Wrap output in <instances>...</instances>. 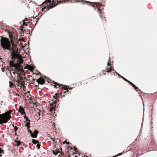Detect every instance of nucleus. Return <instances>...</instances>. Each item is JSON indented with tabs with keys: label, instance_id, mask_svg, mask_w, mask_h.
<instances>
[{
	"label": "nucleus",
	"instance_id": "obj_1",
	"mask_svg": "<svg viewBox=\"0 0 157 157\" xmlns=\"http://www.w3.org/2000/svg\"><path fill=\"white\" fill-rule=\"evenodd\" d=\"M0 42L1 46L4 50H7L11 52V59L14 60L17 59V63H22L21 56L18 53V49L15 44L10 41L7 38L2 36H1Z\"/></svg>",
	"mask_w": 157,
	"mask_h": 157
},
{
	"label": "nucleus",
	"instance_id": "obj_2",
	"mask_svg": "<svg viewBox=\"0 0 157 157\" xmlns=\"http://www.w3.org/2000/svg\"><path fill=\"white\" fill-rule=\"evenodd\" d=\"M6 112L5 113L0 115V124L2 123H5L7 122L11 117L10 113Z\"/></svg>",
	"mask_w": 157,
	"mask_h": 157
},
{
	"label": "nucleus",
	"instance_id": "obj_3",
	"mask_svg": "<svg viewBox=\"0 0 157 157\" xmlns=\"http://www.w3.org/2000/svg\"><path fill=\"white\" fill-rule=\"evenodd\" d=\"M46 2H47L48 3H51V2H52V4H49V5L48 4H47L46 6H45L44 8H42V11H43L44 10L46 9V11H48L50 9H51L56 6V5H55V4H53V3L54 2H59V1H58V0H46L42 3V4H44Z\"/></svg>",
	"mask_w": 157,
	"mask_h": 157
},
{
	"label": "nucleus",
	"instance_id": "obj_4",
	"mask_svg": "<svg viewBox=\"0 0 157 157\" xmlns=\"http://www.w3.org/2000/svg\"><path fill=\"white\" fill-rule=\"evenodd\" d=\"M53 84H55V85H54V86L55 88H57L58 87H56V85H57L59 87H60V86H62V89H63L64 90H66V91L65 92H64V94H65L66 93H67L68 91V87L67 86H65L63 85H61L60 84H58L54 81H53Z\"/></svg>",
	"mask_w": 157,
	"mask_h": 157
},
{
	"label": "nucleus",
	"instance_id": "obj_5",
	"mask_svg": "<svg viewBox=\"0 0 157 157\" xmlns=\"http://www.w3.org/2000/svg\"><path fill=\"white\" fill-rule=\"evenodd\" d=\"M38 84L42 85L45 84V81L44 79L41 77H40L36 80Z\"/></svg>",
	"mask_w": 157,
	"mask_h": 157
},
{
	"label": "nucleus",
	"instance_id": "obj_6",
	"mask_svg": "<svg viewBox=\"0 0 157 157\" xmlns=\"http://www.w3.org/2000/svg\"><path fill=\"white\" fill-rule=\"evenodd\" d=\"M38 132V130L35 129L33 131V132H32V134L30 136L33 138H36L37 137V134Z\"/></svg>",
	"mask_w": 157,
	"mask_h": 157
},
{
	"label": "nucleus",
	"instance_id": "obj_7",
	"mask_svg": "<svg viewBox=\"0 0 157 157\" xmlns=\"http://www.w3.org/2000/svg\"><path fill=\"white\" fill-rule=\"evenodd\" d=\"M17 79L18 81V83L19 84L20 82H21L22 83H24V82L23 81V77L22 76L19 74H18L17 76Z\"/></svg>",
	"mask_w": 157,
	"mask_h": 157
},
{
	"label": "nucleus",
	"instance_id": "obj_8",
	"mask_svg": "<svg viewBox=\"0 0 157 157\" xmlns=\"http://www.w3.org/2000/svg\"><path fill=\"white\" fill-rule=\"evenodd\" d=\"M112 70L113 71H115V72L118 75V76H120L121 78H123V76H122L120 74H119L117 72H116L113 69V68H111L110 67L109 68H107V71H106L108 72H110L111 71V70Z\"/></svg>",
	"mask_w": 157,
	"mask_h": 157
},
{
	"label": "nucleus",
	"instance_id": "obj_9",
	"mask_svg": "<svg viewBox=\"0 0 157 157\" xmlns=\"http://www.w3.org/2000/svg\"><path fill=\"white\" fill-rule=\"evenodd\" d=\"M128 82L135 89L137 90L138 89V87L136 86V85L133 84L132 82H131L130 81H128Z\"/></svg>",
	"mask_w": 157,
	"mask_h": 157
},
{
	"label": "nucleus",
	"instance_id": "obj_10",
	"mask_svg": "<svg viewBox=\"0 0 157 157\" xmlns=\"http://www.w3.org/2000/svg\"><path fill=\"white\" fill-rule=\"evenodd\" d=\"M32 142L34 144H38V143H40V142H39L38 140H36L34 139H32Z\"/></svg>",
	"mask_w": 157,
	"mask_h": 157
},
{
	"label": "nucleus",
	"instance_id": "obj_11",
	"mask_svg": "<svg viewBox=\"0 0 157 157\" xmlns=\"http://www.w3.org/2000/svg\"><path fill=\"white\" fill-rule=\"evenodd\" d=\"M24 110L25 109L23 108V107L21 106H20L18 112H20L21 111H24Z\"/></svg>",
	"mask_w": 157,
	"mask_h": 157
},
{
	"label": "nucleus",
	"instance_id": "obj_12",
	"mask_svg": "<svg viewBox=\"0 0 157 157\" xmlns=\"http://www.w3.org/2000/svg\"><path fill=\"white\" fill-rule=\"evenodd\" d=\"M8 33L9 35V37L10 38V39H11L13 37V35L11 34V33L10 31H8Z\"/></svg>",
	"mask_w": 157,
	"mask_h": 157
},
{
	"label": "nucleus",
	"instance_id": "obj_13",
	"mask_svg": "<svg viewBox=\"0 0 157 157\" xmlns=\"http://www.w3.org/2000/svg\"><path fill=\"white\" fill-rule=\"evenodd\" d=\"M9 86L10 88L12 87L13 86V83L10 81H9Z\"/></svg>",
	"mask_w": 157,
	"mask_h": 157
},
{
	"label": "nucleus",
	"instance_id": "obj_14",
	"mask_svg": "<svg viewBox=\"0 0 157 157\" xmlns=\"http://www.w3.org/2000/svg\"><path fill=\"white\" fill-rule=\"evenodd\" d=\"M52 152H53V154L55 155H57V154L58 153H59V151H57L56 152L54 150H53L52 151Z\"/></svg>",
	"mask_w": 157,
	"mask_h": 157
},
{
	"label": "nucleus",
	"instance_id": "obj_15",
	"mask_svg": "<svg viewBox=\"0 0 157 157\" xmlns=\"http://www.w3.org/2000/svg\"><path fill=\"white\" fill-rule=\"evenodd\" d=\"M12 126L13 127H14V130L15 131V132H16L18 129L17 127V126H14V125H13Z\"/></svg>",
	"mask_w": 157,
	"mask_h": 157
},
{
	"label": "nucleus",
	"instance_id": "obj_16",
	"mask_svg": "<svg viewBox=\"0 0 157 157\" xmlns=\"http://www.w3.org/2000/svg\"><path fill=\"white\" fill-rule=\"evenodd\" d=\"M40 143H38L36 145V147L38 148V149H39L40 148Z\"/></svg>",
	"mask_w": 157,
	"mask_h": 157
},
{
	"label": "nucleus",
	"instance_id": "obj_17",
	"mask_svg": "<svg viewBox=\"0 0 157 157\" xmlns=\"http://www.w3.org/2000/svg\"><path fill=\"white\" fill-rule=\"evenodd\" d=\"M19 113H20L21 115H23V114H26L25 112V111H21Z\"/></svg>",
	"mask_w": 157,
	"mask_h": 157
},
{
	"label": "nucleus",
	"instance_id": "obj_18",
	"mask_svg": "<svg viewBox=\"0 0 157 157\" xmlns=\"http://www.w3.org/2000/svg\"><path fill=\"white\" fill-rule=\"evenodd\" d=\"M4 153L3 150L0 147V154H1Z\"/></svg>",
	"mask_w": 157,
	"mask_h": 157
},
{
	"label": "nucleus",
	"instance_id": "obj_19",
	"mask_svg": "<svg viewBox=\"0 0 157 157\" xmlns=\"http://www.w3.org/2000/svg\"><path fill=\"white\" fill-rule=\"evenodd\" d=\"M44 77L46 79H47V78H48V82H49V81H51V79H50V78H48L46 76H44Z\"/></svg>",
	"mask_w": 157,
	"mask_h": 157
},
{
	"label": "nucleus",
	"instance_id": "obj_20",
	"mask_svg": "<svg viewBox=\"0 0 157 157\" xmlns=\"http://www.w3.org/2000/svg\"><path fill=\"white\" fill-rule=\"evenodd\" d=\"M28 129V132L29 133L30 135L32 134V131L30 130L29 128L27 129Z\"/></svg>",
	"mask_w": 157,
	"mask_h": 157
},
{
	"label": "nucleus",
	"instance_id": "obj_21",
	"mask_svg": "<svg viewBox=\"0 0 157 157\" xmlns=\"http://www.w3.org/2000/svg\"><path fill=\"white\" fill-rule=\"evenodd\" d=\"M25 127H27V129H29V128L30 127V126H29L27 124H26L25 125Z\"/></svg>",
	"mask_w": 157,
	"mask_h": 157
},
{
	"label": "nucleus",
	"instance_id": "obj_22",
	"mask_svg": "<svg viewBox=\"0 0 157 157\" xmlns=\"http://www.w3.org/2000/svg\"><path fill=\"white\" fill-rule=\"evenodd\" d=\"M38 115H39V116H37V119H40V117H39L40 116V113H38Z\"/></svg>",
	"mask_w": 157,
	"mask_h": 157
},
{
	"label": "nucleus",
	"instance_id": "obj_23",
	"mask_svg": "<svg viewBox=\"0 0 157 157\" xmlns=\"http://www.w3.org/2000/svg\"><path fill=\"white\" fill-rule=\"evenodd\" d=\"M19 40L20 41H24V39L23 38H22V39L20 38L19 39Z\"/></svg>",
	"mask_w": 157,
	"mask_h": 157
},
{
	"label": "nucleus",
	"instance_id": "obj_24",
	"mask_svg": "<svg viewBox=\"0 0 157 157\" xmlns=\"http://www.w3.org/2000/svg\"><path fill=\"white\" fill-rule=\"evenodd\" d=\"M26 121L27 122H28V121H30V120L28 119V118H27Z\"/></svg>",
	"mask_w": 157,
	"mask_h": 157
},
{
	"label": "nucleus",
	"instance_id": "obj_25",
	"mask_svg": "<svg viewBox=\"0 0 157 157\" xmlns=\"http://www.w3.org/2000/svg\"><path fill=\"white\" fill-rule=\"evenodd\" d=\"M74 147V151H75L76 152H77V151L76 150L77 148L76 147Z\"/></svg>",
	"mask_w": 157,
	"mask_h": 157
},
{
	"label": "nucleus",
	"instance_id": "obj_26",
	"mask_svg": "<svg viewBox=\"0 0 157 157\" xmlns=\"http://www.w3.org/2000/svg\"><path fill=\"white\" fill-rule=\"evenodd\" d=\"M85 2H88V3H90V4H93L92 3V2H87L86 1H85ZM92 5H90V6H91Z\"/></svg>",
	"mask_w": 157,
	"mask_h": 157
},
{
	"label": "nucleus",
	"instance_id": "obj_27",
	"mask_svg": "<svg viewBox=\"0 0 157 157\" xmlns=\"http://www.w3.org/2000/svg\"><path fill=\"white\" fill-rule=\"evenodd\" d=\"M95 4L96 5V6H97L98 5H100V3H99L98 4L97 3H95Z\"/></svg>",
	"mask_w": 157,
	"mask_h": 157
},
{
	"label": "nucleus",
	"instance_id": "obj_28",
	"mask_svg": "<svg viewBox=\"0 0 157 157\" xmlns=\"http://www.w3.org/2000/svg\"><path fill=\"white\" fill-rule=\"evenodd\" d=\"M26 124H27L28 125H30V121H28L27 122Z\"/></svg>",
	"mask_w": 157,
	"mask_h": 157
},
{
	"label": "nucleus",
	"instance_id": "obj_29",
	"mask_svg": "<svg viewBox=\"0 0 157 157\" xmlns=\"http://www.w3.org/2000/svg\"><path fill=\"white\" fill-rule=\"evenodd\" d=\"M24 117L25 119H26V118H27L25 115L24 116Z\"/></svg>",
	"mask_w": 157,
	"mask_h": 157
},
{
	"label": "nucleus",
	"instance_id": "obj_30",
	"mask_svg": "<svg viewBox=\"0 0 157 157\" xmlns=\"http://www.w3.org/2000/svg\"><path fill=\"white\" fill-rule=\"evenodd\" d=\"M13 80L15 81L16 82H18V81L17 80H15V79H13Z\"/></svg>",
	"mask_w": 157,
	"mask_h": 157
},
{
	"label": "nucleus",
	"instance_id": "obj_31",
	"mask_svg": "<svg viewBox=\"0 0 157 157\" xmlns=\"http://www.w3.org/2000/svg\"><path fill=\"white\" fill-rule=\"evenodd\" d=\"M124 80H125V81H126L128 82V81H129L128 80H127V79H126V78H124Z\"/></svg>",
	"mask_w": 157,
	"mask_h": 157
},
{
	"label": "nucleus",
	"instance_id": "obj_32",
	"mask_svg": "<svg viewBox=\"0 0 157 157\" xmlns=\"http://www.w3.org/2000/svg\"><path fill=\"white\" fill-rule=\"evenodd\" d=\"M10 74L11 75V77H12V78H13V76L11 75V71H10Z\"/></svg>",
	"mask_w": 157,
	"mask_h": 157
},
{
	"label": "nucleus",
	"instance_id": "obj_33",
	"mask_svg": "<svg viewBox=\"0 0 157 157\" xmlns=\"http://www.w3.org/2000/svg\"><path fill=\"white\" fill-rule=\"evenodd\" d=\"M110 64V63L109 62H108L107 63V65L109 66Z\"/></svg>",
	"mask_w": 157,
	"mask_h": 157
},
{
	"label": "nucleus",
	"instance_id": "obj_34",
	"mask_svg": "<svg viewBox=\"0 0 157 157\" xmlns=\"http://www.w3.org/2000/svg\"><path fill=\"white\" fill-rule=\"evenodd\" d=\"M56 101H53V103H54V104H56Z\"/></svg>",
	"mask_w": 157,
	"mask_h": 157
},
{
	"label": "nucleus",
	"instance_id": "obj_35",
	"mask_svg": "<svg viewBox=\"0 0 157 157\" xmlns=\"http://www.w3.org/2000/svg\"><path fill=\"white\" fill-rule=\"evenodd\" d=\"M20 145V144L17 143V146H19Z\"/></svg>",
	"mask_w": 157,
	"mask_h": 157
},
{
	"label": "nucleus",
	"instance_id": "obj_36",
	"mask_svg": "<svg viewBox=\"0 0 157 157\" xmlns=\"http://www.w3.org/2000/svg\"><path fill=\"white\" fill-rule=\"evenodd\" d=\"M105 18H104L103 19H102V21H105Z\"/></svg>",
	"mask_w": 157,
	"mask_h": 157
},
{
	"label": "nucleus",
	"instance_id": "obj_37",
	"mask_svg": "<svg viewBox=\"0 0 157 157\" xmlns=\"http://www.w3.org/2000/svg\"><path fill=\"white\" fill-rule=\"evenodd\" d=\"M36 80V79L35 78H33L32 79L33 81H35Z\"/></svg>",
	"mask_w": 157,
	"mask_h": 157
},
{
	"label": "nucleus",
	"instance_id": "obj_38",
	"mask_svg": "<svg viewBox=\"0 0 157 157\" xmlns=\"http://www.w3.org/2000/svg\"><path fill=\"white\" fill-rule=\"evenodd\" d=\"M99 14H100V17H101V13H99Z\"/></svg>",
	"mask_w": 157,
	"mask_h": 157
},
{
	"label": "nucleus",
	"instance_id": "obj_39",
	"mask_svg": "<svg viewBox=\"0 0 157 157\" xmlns=\"http://www.w3.org/2000/svg\"><path fill=\"white\" fill-rule=\"evenodd\" d=\"M98 11H100V9H99V8H98Z\"/></svg>",
	"mask_w": 157,
	"mask_h": 157
},
{
	"label": "nucleus",
	"instance_id": "obj_40",
	"mask_svg": "<svg viewBox=\"0 0 157 157\" xmlns=\"http://www.w3.org/2000/svg\"><path fill=\"white\" fill-rule=\"evenodd\" d=\"M121 155V154H118V155H117V156H118V155Z\"/></svg>",
	"mask_w": 157,
	"mask_h": 157
},
{
	"label": "nucleus",
	"instance_id": "obj_41",
	"mask_svg": "<svg viewBox=\"0 0 157 157\" xmlns=\"http://www.w3.org/2000/svg\"><path fill=\"white\" fill-rule=\"evenodd\" d=\"M123 79H124V78H124V77H123V78H122Z\"/></svg>",
	"mask_w": 157,
	"mask_h": 157
},
{
	"label": "nucleus",
	"instance_id": "obj_42",
	"mask_svg": "<svg viewBox=\"0 0 157 157\" xmlns=\"http://www.w3.org/2000/svg\"><path fill=\"white\" fill-rule=\"evenodd\" d=\"M102 71H103V72H105V70H103Z\"/></svg>",
	"mask_w": 157,
	"mask_h": 157
},
{
	"label": "nucleus",
	"instance_id": "obj_43",
	"mask_svg": "<svg viewBox=\"0 0 157 157\" xmlns=\"http://www.w3.org/2000/svg\"><path fill=\"white\" fill-rule=\"evenodd\" d=\"M16 95L19 96V95L18 94H16Z\"/></svg>",
	"mask_w": 157,
	"mask_h": 157
},
{
	"label": "nucleus",
	"instance_id": "obj_44",
	"mask_svg": "<svg viewBox=\"0 0 157 157\" xmlns=\"http://www.w3.org/2000/svg\"><path fill=\"white\" fill-rule=\"evenodd\" d=\"M13 74H14L15 73V72H13Z\"/></svg>",
	"mask_w": 157,
	"mask_h": 157
},
{
	"label": "nucleus",
	"instance_id": "obj_45",
	"mask_svg": "<svg viewBox=\"0 0 157 157\" xmlns=\"http://www.w3.org/2000/svg\"><path fill=\"white\" fill-rule=\"evenodd\" d=\"M92 6H93V7H94V5H92Z\"/></svg>",
	"mask_w": 157,
	"mask_h": 157
},
{
	"label": "nucleus",
	"instance_id": "obj_46",
	"mask_svg": "<svg viewBox=\"0 0 157 157\" xmlns=\"http://www.w3.org/2000/svg\"><path fill=\"white\" fill-rule=\"evenodd\" d=\"M109 61H110V58H109Z\"/></svg>",
	"mask_w": 157,
	"mask_h": 157
},
{
	"label": "nucleus",
	"instance_id": "obj_47",
	"mask_svg": "<svg viewBox=\"0 0 157 157\" xmlns=\"http://www.w3.org/2000/svg\"><path fill=\"white\" fill-rule=\"evenodd\" d=\"M36 87H37V86L36 85Z\"/></svg>",
	"mask_w": 157,
	"mask_h": 157
},
{
	"label": "nucleus",
	"instance_id": "obj_48",
	"mask_svg": "<svg viewBox=\"0 0 157 157\" xmlns=\"http://www.w3.org/2000/svg\"><path fill=\"white\" fill-rule=\"evenodd\" d=\"M2 156V155H0V157H1Z\"/></svg>",
	"mask_w": 157,
	"mask_h": 157
},
{
	"label": "nucleus",
	"instance_id": "obj_49",
	"mask_svg": "<svg viewBox=\"0 0 157 157\" xmlns=\"http://www.w3.org/2000/svg\"><path fill=\"white\" fill-rule=\"evenodd\" d=\"M143 125V123L142 122V125Z\"/></svg>",
	"mask_w": 157,
	"mask_h": 157
},
{
	"label": "nucleus",
	"instance_id": "obj_50",
	"mask_svg": "<svg viewBox=\"0 0 157 157\" xmlns=\"http://www.w3.org/2000/svg\"><path fill=\"white\" fill-rule=\"evenodd\" d=\"M62 94V93H61L60 94Z\"/></svg>",
	"mask_w": 157,
	"mask_h": 157
},
{
	"label": "nucleus",
	"instance_id": "obj_51",
	"mask_svg": "<svg viewBox=\"0 0 157 157\" xmlns=\"http://www.w3.org/2000/svg\"><path fill=\"white\" fill-rule=\"evenodd\" d=\"M71 149H72V147H71Z\"/></svg>",
	"mask_w": 157,
	"mask_h": 157
},
{
	"label": "nucleus",
	"instance_id": "obj_52",
	"mask_svg": "<svg viewBox=\"0 0 157 157\" xmlns=\"http://www.w3.org/2000/svg\"><path fill=\"white\" fill-rule=\"evenodd\" d=\"M69 89H71V88H70Z\"/></svg>",
	"mask_w": 157,
	"mask_h": 157
},
{
	"label": "nucleus",
	"instance_id": "obj_53",
	"mask_svg": "<svg viewBox=\"0 0 157 157\" xmlns=\"http://www.w3.org/2000/svg\"><path fill=\"white\" fill-rule=\"evenodd\" d=\"M73 1H75L76 0H72Z\"/></svg>",
	"mask_w": 157,
	"mask_h": 157
},
{
	"label": "nucleus",
	"instance_id": "obj_54",
	"mask_svg": "<svg viewBox=\"0 0 157 157\" xmlns=\"http://www.w3.org/2000/svg\"><path fill=\"white\" fill-rule=\"evenodd\" d=\"M23 23H24V24H25V23H24V22H23Z\"/></svg>",
	"mask_w": 157,
	"mask_h": 157
},
{
	"label": "nucleus",
	"instance_id": "obj_55",
	"mask_svg": "<svg viewBox=\"0 0 157 157\" xmlns=\"http://www.w3.org/2000/svg\"><path fill=\"white\" fill-rule=\"evenodd\" d=\"M143 103H144V102L143 101ZM143 105H144V103H143Z\"/></svg>",
	"mask_w": 157,
	"mask_h": 157
},
{
	"label": "nucleus",
	"instance_id": "obj_56",
	"mask_svg": "<svg viewBox=\"0 0 157 157\" xmlns=\"http://www.w3.org/2000/svg\"><path fill=\"white\" fill-rule=\"evenodd\" d=\"M78 155H80V154L79 153Z\"/></svg>",
	"mask_w": 157,
	"mask_h": 157
},
{
	"label": "nucleus",
	"instance_id": "obj_57",
	"mask_svg": "<svg viewBox=\"0 0 157 157\" xmlns=\"http://www.w3.org/2000/svg\"><path fill=\"white\" fill-rule=\"evenodd\" d=\"M116 156H114V157H115Z\"/></svg>",
	"mask_w": 157,
	"mask_h": 157
}]
</instances>
